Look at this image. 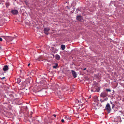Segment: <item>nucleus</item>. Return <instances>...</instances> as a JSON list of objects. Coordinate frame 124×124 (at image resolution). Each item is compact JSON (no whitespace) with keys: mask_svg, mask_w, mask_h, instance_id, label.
I'll use <instances>...</instances> for the list:
<instances>
[{"mask_svg":"<svg viewBox=\"0 0 124 124\" xmlns=\"http://www.w3.org/2000/svg\"><path fill=\"white\" fill-rule=\"evenodd\" d=\"M105 109L107 110L108 113H109L111 111V108L109 104L108 103L106 106Z\"/></svg>","mask_w":124,"mask_h":124,"instance_id":"1","label":"nucleus"},{"mask_svg":"<svg viewBox=\"0 0 124 124\" xmlns=\"http://www.w3.org/2000/svg\"><path fill=\"white\" fill-rule=\"evenodd\" d=\"M50 30V29L49 28H45L44 30V32L46 35H48L49 33V31Z\"/></svg>","mask_w":124,"mask_h":124,"instance_id":"2","label":"nucleus"},{"mask_svg":"<svg viewBox=\"0 0 124 124\" xmlns=\"http://www.w3.org/2000/svg\"><path fill=\"white\" fill-rule=\"evenodd\" d=\"M107 96V93L106 92H103L101 94L100 96L101 97L104 98Z\"/></svg>","mask_w":124,"mask_h":124,"instance_id":"3","label":"nucleus"},{"mask_svg":"<svg viewBox=\"0 0 124 124\" xmlns=\"http://www.w3.org/2000/svg\"><path fill=\"white\" fill-rule=\"evenodd\" d=\"M77 19L78 21L82 22L83 21V19L82 16H77Z\"/></svg>","mask_w":124,"mask_h":124,"instance_id":"4","label":"nucleus"},{"mask_svg":"<svg viewBox=\"0 0 124 124\" xmlns=\"http://www.w3.org/2000/svg\"><path fill=\"white\" fill-rule=\"evenodd\" d=\"M11 12L13 15H17L18 13V11L16 9L12 10L11 11Z\"/></svg>","mask_w":124,"mask_h":124,"instance_id":"5","label":"nucleus"},{"mask_svg":"<svg viewBox=\"0 0 124 124\" xmlns=\"http://www.w3.org/2000/svg\"><path fill=\"white\" fill-rule=\"evenodd\" d=\"M71 72L72 74V75L74 78H75L77 76V75L76 72L72 70H71Z\"/></svg>","mask_w":124,"mask_h":124,"instance_id":"6","label":"nucleus"},{"mask_svg":"<svg viewBox=\"0 0 124 124\" xmlns=\"http://www.w3.org/2000/svg\"><path fill=\"white\" fill-rule=\"evenodd\" d=\"M8 66L7 65H4L3 68V70L5 71L8 70Z\"/></svg>","mask_w":124,"mask_h":124,"instance_id":"7","label":"nucleus"},{"mask_svg":"<svg viewBox=\"0 0 124 124\" xmlns=\"http://www.w3.org/2000/svg\"><path fill=\"white\" fill-rule=\"evenodd\" d=\"M55 58L57 60H59L60 59V56L58 54L55 55Z\"/></svg>","mask_w":124,"mask_h":124,"instance_id":"8","label":"nucleus"},{"mask_svg":"<svg viewBox=\"0 0 124 124\" xmlns=\"http://www.w3.org/2000/svg\"><path fill=\"white\" fill-rule=\"evenodd\" d=\"M108 100V98H106L105 99H101L100 100V101L101 102H103L106 100Z\"/></svg>","mask_w":124,"mask_h":124,"instance_id":"9","label":"nucleus"},{"mask_svg":"<svg viewBox=\"0 0 124 124\" xmlns=\"http://www.w3.org/2000/svg\"><path fill=\"white\" fill-rule=\"evenodd\" d=\"M3 38L4 39H7L8 38H15L14 37L12 38V37L10 36H3Z\"/></svg>","mask_w":124,"mask_h":124,"instance_id":"10","label":"nucleus"},{"mask_svg":"<svg viewBox=\"0 0 124 124\" xmlns=\"http://www.w3.org/2000/svg\"><path fill=\"white\" fill-rule=\"evenodd\" d=\"M61 48L62 50H63L65 49V46L64 45H62L61 46Z\"/></svg>","mask_w":124,"mask_h":124,"instance_id":"11","label":"nucleus"},{"mask_svg":"<svg viewBox=\"0 0 124 124\" xmlns=\"http://www.w3.org/2000/svg\"><path fill=\"white\" fill-rule=\"evenodd\" d=\"M5 5L8 8L10 5V4L8 2H7L5 3Z\"/></svg>","mask_w":124,"mask_h":124,"instance_id":"12","label":"nucleus"},{"mask_svg":"<svg viewBox=\"0 0 124 124\" xmlns=\"http://www.w3.org/2000/svg\"><path fill=\"white\" fill-rule=\"evenodd\" d=\"M55 65L53 66V68L54 69H56V68L57 66H58V64L57 63H56L55 64Z\"/></svg>","mask_w":124,"mask_h":124,"instance_id":"13","label":"nucleus"},{"mask_svg":"<svg viewBox=\"0 0 124 124\" xmlns=\"http://www.w3.org/2000/svg\"><path fill=\"white\" fill-rule=\"evenodd\" d=\"M75 102L76 103H78H78L79 102V101L77 99H76V100H75Z\"/></svg>","mask_w":124,"mask_h":124,"instance_id":"14","label":"nucleus"},{"mask_svg":"<svg viewBox=\"0 0 124 124\" xmlns=\"http://www.w3.org/2000/svg\"><path fill=\"white\" fill-rule=\"evenodd\" d=\"M110 102L111 103V104L112 105V108H113L114 107L115 105L113 104L112 103L111 101Z\"/></svg>","mask_w":124,"mask_h":124,"instance_id":"15","label":"nucleus"},{"mask_svg":"<svg viewBox=\"0 0 124 124\" xmlns=\"http://www.w3.org/2000/svg\"><path fill=\"white\" fill-rule=\"evenodd\" d=\"M106 91H107L109 92H110L111 91V90L110 89H106Z\"/></svg>","mask_w":124,"mask_h":124,"instance_id":"16","label":"nucleus"},{"mask_svg":"<svg viewBox=\"0 0 124 124\" xmlns=\"http://www.w3.org/2000/svg\"><path fill=\"white\" fill-rule=\"evenodd\" d=\"M70 39H68L66 41V42H71V41L70 40Z\"/></svg>","mask_w":124,"mask_h":124,"instance_id":"17","label":"nucleus"},{"mask_svg":"<svg viewBox=\"0 0 124 124\" xmlns=\"http://www.w3.org/2000/svg\"><path fill=\"white\" fill-rule=\"evenodd\" d=\"M61 121L62 123H63L64 122V120L63 119H62Z\"/></svg>","mask_w":124,"mask_h":124,"instance_id":"18","label":"nucleus"},{"mask_svg":"<svg viewBox=\"0 0 124 124\" xmlns=\"http://www.w3.org/2000/svg\"><path fill=\"white\" fill-rule=\"evenodd\" d=\"M65 118L66 119H67V120H68V119H67V116H65Z\"/></svg>","mask_w":124,"mask_h":124,"instance_id":"19","label":"nucleus"},{"mask_svg":"<svg viewBox=\"0 0 124 124\" xmlns=\"http://www.w3.org/2000/svg\"><path fill=\"white\" fill-rule=\"evenodd\" d=\"M67 119L68 120V119L69 120H70V117H67Z\"/></svg>","mask_w":124,"mask_h":124,"instance_id":"20","label":"nucleus"},{"mask_svg":"<svg viewBox=\"0 0 124 124\" xmlns=\"http://www.w3.org/2000/svg\"><path fill=\"white\" fill-rule=\"evenodd\" d=\"M53 116H54L55 117H56V115H55V114H54L53 115Z\"/></svg>","mask_w":124,"mask_h":124,"instance_id":"21","label":"nucleus"},{"mask_svg":"<svg viewBox=\"0 0 124 124\" xmlns=\"http://www.w3.org/2000/svg\"><path fill=\"white\" fill-rule=\"evenodd\" d=\"M5 78V77H3L1 78V79H4Z\"/></svg>","mask_w":124,"mask_h":124,"instance_id":"22","label":"nucleus"},{"mask_svg":"<svg viewBox=\"0 0 124 124\" xmlns=\"http://www.w3.org/2000/svg\"><path fill=\"white\" fill-rule=\"evenodd\" d=\"M30 65V63H29V64H28V66H29Z\"/></svg>","mask_w":124,"mask_h":124,"instance_id":"23","label":"nucleus"},{"mask_svg":"<svg viewBox=\"0 0 124 124\" xmlns=\"http://www.w3.org/2000/svg\"><path fill=\"white\" fill-rule=\"evenodd\" d=\"M86 69V68H84L83 69V70H85Z\"/></svg>","mask_w":124,"mask_h":124,"instance_id":"24","label":"nucleus"},{"mask_svg":"<svg viewBox=\"0 0 124 124\" xmlns=\"http://www.w3.org/2000/svg\"><path fill=\"white\" fill-rule=\"evenodd\" d=\"M0 41H2V39H0Z\"/></svg>","mask_w":124,"mask_h":124,"instance_id":"25","label":"nucleus"},{"mask_svg":"<svg viewBox=\"0 0 124 124\" xmlns=\"http://www.w3.org/2000/svg\"><path fill=\"white\" fill-rule=\"evenodd\" d=\"M7 39V40H6V41L7 42H8V39Z\"/></svg>","mask_w":124,"mask_h":124,"instance_id":"26","label":"nucleus"},{"mask_svg":"<svg viewBox=\"0 0 124 124\" xmlns=\"http://www.w3.org/2000/svg\"><path fill=\"white\" fill-rule=\"evenodd\" d=\"M1 49V47L0 46V50Z\"/></svg>","mask_w":124,"mask_h":124,"instance_id":"27","label":"nucleus"},{"mask_svg":"<svg viewBox=\"0 0 124 124\" xmlns=\"http://www.w3.org/2000/svg\"><path fill=\"white\" fill-rule=\"evenodd\" d=\"M91 98V97H89V98H89H89Z\"/></svg>","mask_w":124,"mask_h":124,"instance_id":"28","label":"nucleus"},{"mask_svg":"<svg viewBox=\"0 0 124 124\" xmlns=\"http://www.w3.org/2000/svg\"><path fill=\"white\" fill-rule=\"evenodd\" d=\"M0 39H2V38L1 37H0Z\"/></svg>","mask_w":124,"mask_h":124,"instance_id":"29","label":"nucleus"},{"mask_svg":"<svg viewBox=\"0 0 124 124\" xmlns=\"http://www.w3.org/2000/svg\"><path fill=\"white\" fill-rule=\"evenodd\" d=\"M91 91H93V90H91Z\"/></svg>","mask_w":124,"mask_h":124,"instance_id":"30","label":"nucleus"}]
</instances>
